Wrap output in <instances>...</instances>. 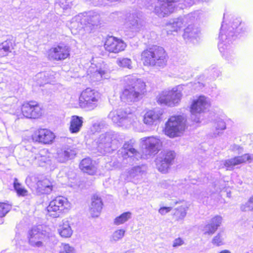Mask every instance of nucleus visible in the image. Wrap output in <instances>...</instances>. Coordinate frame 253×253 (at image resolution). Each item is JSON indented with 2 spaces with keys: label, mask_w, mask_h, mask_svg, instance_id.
<instances>
[{
  "label": "nucleus",
  "mask_w": 253,
  "mask_h": 253,
  "mask_svg": "<svg viewBox=\"0 0 253 253\" xmlns=\"http://www.w3.org/2000/svg\"><path fill=\"white\" fill-rule=\"evenodd\" d=\"M247 30L244 24L238 19L234 20L231 25L222 24L218 46L222 57L228 63L233 64L237 61L236 52L231 43L237 39L238 35L244 33Z\"/></svg>",
  "instance_id": "1"
},
{
  "label": "nucleus",
  "mask_w": 253,
  "mask_h": 253,
  "mask_svg": "<svg viewBox=\"0 0 253 253\" xmlns=\"http://www.w3.org/2000/svg\"><path fill=\"white\" fill-rule=\"evenodd\" d=\"M124 82L125 85L120 95L121 100L128 104L138 101L145 90V83L132 75L126 76Z\"/></svg>",
  "instance_id": "2"
},
{
  "label": "nucleus",
  "mask_w": 253,
  "mask_h": 253,
  "mask_svg": "<svg viewBox=\"0 0 253 253\" xmlns=\"http://www.w3.org/2000/svg\"><path fill=\"white\" fill-rule=\"evenodd\" d=\"M141 60L145 66L164 67L167 63V54L161 46L152 45L141 53Z\"/></svg>",
  "instance_id": "3"
},
{
  "label": "nucleus",
  "mask_w": 253,
  "mask_h": 253,
  "mask_svg": "<svg viewBox=\"0 0 253 253\" xmlns=\"http://www.w3.org/2000/svg\"><path fill=\"white\" fill-rule=\"evenodd\" d=\"M120 143L119 134L109 131L100 135L94 140L92 145L100 153L105 154L116 149Z\"/></svg>",
  "instance_id": "4"
},
{
  "label": "nucleus",
  "mask_w": 253,
  "mask_h": 253,
  "mask_svg": "<svg viewBox=\"0 0 253 253\" xmlns=\"http://www.w3.org/2000/svg\"><path fill=\"white\" fill-rule=\"evenodd\" d=\"M99 14L94 11H89L81 13L75 18L76 21L72 22V27H75L80 23L77 29L79 30L84 29L88 33L92 32L96 29L100 24Z\"/></svg>",
  "instance_id": "5"
},
{
  "label": "nucleus",
  "mask_w": 253,
  "mask_h": 253,
  "mask_svg": "<svg viewBox=\"0 0 253 253\" xmlns=\"http://www.w3.org/2000/svg\"><path fill=\"white\" fill-rule=\"evenodd\" d=\"M108 117L118 126L129 127L136 120V116L129 108H121L111 111Z\"/></svg>",
  "instance_id": "6"
},
{
  "label": "nucleus",
  "mask_w": 253,
  "mask_h": 253,
  "mask_svg": "<svg viewBox=\"0 0 253 253\" xmlns=\"http://www.w3.org/2000/svg\"><path fill=\"white\" fill-rule=\"evenodd\" d=\"M140 12L135 11L129 13L126 16L124 23L125 35L128 38L135 36L141 30L143 25Z\"/></svg>",
  "instance_id": "7"
},
{
  "label": "nucleus",
  "mask_w": 253,
  "mask_h": 253,
  "mask_svg": "<svg viewBox=\"0 0 253 253\" xmlns=\"http://www.w3.org/2000/svg\"><path fill=\"white\" fill-rule=\"evenodd\" d=\"M100 98L99 92L95 89L87 88L80 94L79 99V105L87 110H92L98 105Z\"/></svg>",
  "instance_id": "8"
},
{
  "label": "nucleus",
  "mask_w": 253,
  "mask_h": 253,
  "mask_svg": "<svg viewBox=\"0 0 253 253\" xmlns=\"http://www.w3.org/2000/svg\"><path fill=\"white\" fill-rule=\"evenodd\" d=\"M70 208L68 199L61 196L55 197L51 201L47 207L49 216L53 218L59 217L61 213L66 212Z\"/></svg>",
  "instance_id": "9"
},
{
  "label": "nucleus",
  "mask_w": 253,
  "mask_h": 253,
  "mask_svg": "<svg viewBox=\"0 0 253 253\" xmlns=\"http://www.w3.org/2000/svg\"><path fill=\"white\" fill-rule=\"evenodd\" d=\"M209 106V100L205 96H200L194 100L190 108L191 120L195 123L200 122L202 114L205 112Z\"/></svg>",
  "instance_id": "10"
},
{
  "label": "nucleus",
  "mask_w": 253,
  "mask_h": 253,
  "mask_svg": "<svg viewBox=\"0 0 253 253\" xmlns=\"http://www.w3.org/2000/svg\"><path fill=\"white\" fill-rule=\"evenodd\" d=\"M181 86H177L170 90L163 91L158 97V102L169 107L176 105L181 98Z\"/></svg>",
  "instance_id": "11"
},
{
  "label": "nucleus",
  "mask_w": 253,
  "mask_h": 253,
  "mask_svg": "<svg viewBox=\"0 0 253 253\" xmlns=\"http://www.w3.org/2000/svg\"><path fill=\"white\" fill-rule=\"evenodd\" d=\"M185 120L182 116H171L166 124L165 133L170 137L177 136L185 128Z\"/></svg>",
  "instance_id": "12"
},
{
  "label": "nucleus",
  "mask_w": 253,
  "mask_h": 253,
  "mask_svg": "<svg viewBox=\"0 0 253 253\" xmlns=\"http://www.w3.org/2000/svg\"><path fill=\"white\" fill-rule=\"evenodd\" d=\"M142 158L144 159L155 156L160 151L162 145V143L159 138L153 136L142 138Z\"/></svg>",
  "instance_id": "13"
},
{
  "label": "nucleus",
  "mask_w": 253,
  "mask_h": 253,
  "mask_svg": "<svg viewBox=\"0 0 253 253\" xmlns=\"http://www.w3.org/2000/svg\"><path fill=\"white\" fill-rule=\"evenodd\" d=\"M134 140L132 139L126 142L123 147L118 152L119 157H121L130 164L142 158V155L134 148Z\"/></svg>",
  "instance_id": "14"
},
{
  "label": "nucleus",
  "mask_w": 253,
  "mask_h": 253,
  "mask_svg": "<svg viewBox=\"0 0 253 253\" xmlns=\"http://www.w3.org/2000/svg\"><path fill=\"white\" fill-rule=\"evenodd\" d=\"M196 14L189 13L184 16L171 19L166 24L167 34H172V32H177L183 26L189 23H192L195 21Z\"/></svg>",
  "instance_id": "15"
},
{
  "label": "nucleus",
  "mask_w": 253,
  "mask_h": 253,
  "mask_svg": "<svg viewBox=\"0 0 253 253\" xmlns=\"http://www.w3.org/2000/svg\"><path fill=\"white\" fill-rule=\"evenodd\" d=\"M27 157L30 163L40 167H45L50 163L49 157L47 151L45 150L39 151L38 149L32 147L27 152Z\"/></svg>",
  "instance_id": "16"
},
{
  "label": "nucleus",
  "mask_w": 253,
  "mask_h": 253,
  "mask_svg": "<svg viewBox=\"0 0 253 253\" xmlns=\"http://www.w3.org/2000/svg\"><path fill=\"white\" fill-rule=\"evenodd\" d=\"M176 154L172 150H164L159 154L157 159L156 165L159 171L166 173L173 164Z\"/></svg>",
  "instance_id": "17"
},
{
  "label": "nucleus",
  "mask_w": 253,
  "mask_h": 253,
  "mask_svg": "<svg viewBox=\"0 0 253 253\" xmlns=\"http://www.w3.org/2000/svg\"><path fill=\"white\" fill-rule=\"evenodd\" d=\"M22 116L28 119H38L42 114V109L40 104L35 101L24 102L21 107Z\"/></svg>",
  "instance_id": "18"
},
{
  "label": "nucleus",
  "mask_w": 253,
  "mask_h": 253,
  "mask_svg": "<svg viewBox=\"0 0 253 253\" xmlns=\"http://www.w3.org/2000/svg\"><path fill=\"white\" fill-rule=\"evenodd\" d=\"M29 245L36 248H43L45 235L37 227H33L28 232Z\"/></svg>",
  "instance_id": "19"
},
{
  "label": "nucleus",
  "mask_w": 253,
  "mask_h": 253,
  "mask_svg": "<svg viewBox=\"0 0 253 253\" xmlns=\"http://www.w3.org/2000/svg\"><path fill=\"white\" fill-rule=\"evenodd\" d=\"M253 160V155L246 154L241 156H237L234 158L223 160L220 162V169L226 168L227 170H232L236 165L245 162L251 163Z\"/></svg>",
  "instance_id": "20"
},
{
  "label": "nucleus",
  "mask_w": 253,
  "mask_h": 253,
  "mask_svg": "<svg viewBox=\"0 0 253 253\" xmlns=\"http://www.w3.org/2000/svg\"><path fill=\"white\" fill-rule=\"evenodd\" d=\"M69 48L64 44L58 45L51 48L48 51V58L53 60H62L69 55Z\"/></svg>",
  "instance_id": "21"
},
{
  "label": "nucleus",
  "mask_w": 253,
  "mask_h": 253,
  "mask_svg": "<svg viewBox=\"0 0 253 253\" xmlns=\"http://www.w3.org/2000/svg\"><path fill=\"white\" fill-rule=\"evenodd\" d=\"M33 140L39 143L48 144L52 142L55 138L54 133L46 128H41L36 131L32 136Z\"/></svg>",
  "instance_id": "22"
},
{
  "label": "nucleus",
  "mask_w": 253,
  "mask_h": 253,
  "mask_svg": "<svg viewBox=\"0 0 253 253\" xmlns=\"http://www.w3.org/2000/svg\"><path fill=\"white\" fill-rule=\"evenodd\" d=\"M126 47V44L124 41L114 37H108L104 43L106 50L115 53L124 50Z\"/></svg>",
  "instance_id": "23"
},
{
  "label": "nucleus",
  "mask_w": 253,
  "mask_h": 253,
  "mask_svg": "<svg viewBox=\"0 0 253 253\" xmlns=\"http://www.w3.org/2000/svg\"><path fill=\"white\" fill-rule=\"evenodd\" d=\"M189 23L188 26L184 29L183 37L186 42L195 43L198 42L200 36V29L194 25Z\"/></svg>",
  "instance_id": "24"
},
{
  "label": "nucleus",
  "mask_w": 253,
  "mask_h": 253,
  "mask_svg": "<svg viewBox=\"0 0 253 253\" xmlns=\"http://www.w3.org/2000/svg\"><path fill=\"white\" fill-rule=\"evenodd\" d=\"M76 154L75 150L71 147H63L57 150L55 158L60 163H65L73 159Z\"/></svg>",
  "instance_id": "25"
},
{
  "label": "nucleus",
  "mask_w": 253,
  "mask_h": 253,
  "mask_svg": "<svg viewBox=\"0 0 253 253\" xmlns=\"http://www.w3.org/2000/svg\"><path fill=\"white\" fill-rule=\"evenodd\" d=\"M222 221V217L220 215H217L212 217L210 222L204 226V234L212 235L220 226Z\"/></svg>",
  "instance_id": "26"
},
{
  "label": "nucleus",
  "mask_w": 253,
  "mask_h": 253,
  "mask_svg": "<svg viewBox=\"0 0 253 253\" xmlns=\"http://www.w3.org/2000/svg\"><path fill=\"white\" fill-rule=\"evenodd\" d=\"M162 114L163 112L160 109L150 110L144 116V123L148 126L156 125Z\"/></svg>",
  "instance_id": "27"
},
{
  "label": "nucleus",
  "mask_w": 253,
  "mask_h": 253,
  "mask_svg": "<svg viewBox=\"0 0 253 253\" xmlns=\"http://www.w3.org/2000/svg\"><path fill=\"white\" fill-rule=\"evenodd\" d=\"M79 167L84 172L89 175H94L97 170L95 163L93 162L92 160L88 157L85 158L81 161Z\"/></svg>",
  "instance_id": "28"
},
{
  "label": "nucleus",
  "mask_w": 253,
  "mask_h": 253,
  "mask_svg": "<svg viewBox=\"0 0 253 253\" xmlns=\"http://www.w3.org/2000/svg\"><path fill=\"white\" fill-rule=\"evenodd\" d=\"M55 77L51 72H42L38 73L35 80L38 84L40 86L43 85L47 84H52L54 82Z\"/></svg>",
  "instance_id": "29"
},
{
  "label": "nucleus",
  "mask_w": 253,
  "mask_h": 253,
  "mask_svg": "<svg viewBox=\"0 0 253 253\" xmlns=\"http://www.w3.org/2000/svg\"><path fill=\"white\" fill-rule=\"evenodd\" d=\"M92 202L90 207V212L92 217L99 216L102 209L103 203L100 197L94 195L91 199Z\"/></svg>",
  "instance_id": "30"
},
{
  "label": "nucleus",
  "mask_w": 253,
  "mask_h": 253,
  "mask_svg": "<svg viewBox=\"0 0 253 253\" xmlns=\"http://www.w3.org/2000/svg\"><path fill=\"white\" fill-rule=\"evenodd\" d=\"M83 119L78 116H73L72 117L70 121V126L69 130L72 133H77L80 131L83 126Z\"/></svg>",
  "instance_id": "31"
},
{
  "label": "nucleus",
  "mask_w": 253,
  "mask_h": 253,
  "mask_svg": "<svg viewBox=\"0 0 253 253\" xmlns=\"http://www.w3.org/2000/svg\"><path fill=\"white\" fill-rule=\"evenodd\" d=\"M37 190L41 194H48L52 190V186L48 179L39 180L37 183Z\"/></svg>",
  "instance_id": "32"
},
{
  "label": "nucleus",
  "mask_w": 253,
  "mask_h": 253,
  "mask_svg": "<svg viewBox=\"0 0 253 253\" xmlns=\"http://www.w3.org/2000/svg\"><path fill=\"white\" fill-rule=\"evenodd\" d=\"M145 172V168L144 166H136L128 171V175L131 179H139Z\"/></svg>",
  "instance_id": "33"
},
{
  "label": "nucleus",
  "mask_w": 253,
  "mask_h": 253,
  "mask_svg": "<svg viewBox=\"0 0 253 253\" xmlns=\"http://www.w3.org/2000/svg\"><path fill=\"white\" fill-rule=\"evenodd\" d=\"M89 72L91 74L90 78L92 82H98L103 79H107L108 77L106 72L101 68L97 69L94 72H92L91 70Z\"/></svg>",
  "instance_id": "34"
},
{
  "label": "nucleus",
  "mask_w": 253,
  "mask_h": 253,
  "mask_svg": "<svg viewBox=\"0 0 253 253\" xmlns=\"http://www.w3.org/2000/svg\"><path fill=\"white\" fill-rule=\"evenodd\" d=\"M58 230L61 236L64 238L70 237L73 233V231L67 221L63 222V224L59 226Z\"/></svg>",
  "instance_id": "35"
},
{
  "label": "nucleus",
  "mask_w": 253,
  "mask_h": 253,
  "mask_svg": "<svg viewBox=\"0 0 253 253\" xmlns=\"http://www.w3.org/2000/svg\"><path fill=\"white\" fill-rule=\"evenodd\" d=\"M12 42L10 41H5L0 44V57L7 56L11 52L10 47Z\"/></svg>",
  "instance_id": "36"
},
{
  "label": "nucleus",
  "mask_w": 253,
  "mask_h": 253,
  "mask_svg": "<svg viewBox=\"0 0 253 253\" xmlns=\"http://www.w3.org/2000/svg\"><path fill=\"white\" fill-rule=\"evenodd\" d=\"M131 217V213L126 211L116 217L114 219V224L117 225L122 224L127 221Z\"/></svg>",
  "instance_id": "37"
},
{
  "label": "nucleus",
  "mask_w": 253,
  "mask_h": 253,
  "mask_svg": "<svg viewBox=\"0 0 253 253\" xmlns=\"http://www.w3.org/2000/svg\"><path fill=\"white\" fill-rule=\"evenodd\" d=\"M13 186L17 195L19 196H25L27 195L28 191L18 182V180L15 178Z\"/></svg>",
  "instance_id": "38"
},
{
  "label": "nucleus",
  "mask_w": 253,
  "mask_h": 253,
  "mask_svg": "<svg viewBox=\"0 0 253 253\" xmlns=\"http://www.w3.org/2000/svg\"><path fill=\"white\" fill-rule=\"evenodd\" d=\"M208 78L210 80H214L220 75L221 72L216 66L212 65L208 69Z\"/></svg>",
  "instance_id": "39"
},
{
  "label": "nucleus",
  "mask_w": 253,
  "mask_h": 253,
  "mask_svg": "<svg viewBox=\"0 0 253 253\" xmlns=\"http://www.w3.org/2000/svg\"><path fill=\"white\" fill-rule=\"evenodd\" d=\"M118 65L122 68H126L131 69L132 68V61L128 58H120L117 60Z\"/></svg>",
  "instance_id": "40"
},
{
  "label": "nucleus",
  "mask_w": 253,
  "mask_h": 253,
  "mask_svg": "<svg viewBox=\"0 0 253 253\" xmlns=\"http://www.w3.org/2000/svg\"><path fill=\"white\" fill-rule=\"evenodd\" d=\"M174 216L175 217L177 220L183 219L186 215V208L184 206H181L175 210V212L173 213Z\"/></svg>",
  "instance_id": "41"
},
{
  "label": "nucleus",
  "mask_w": 253,
  "mask_h": 253,
  "mask_svg": "<svg viewBox=\"0 0 253 253\" xmlns=\"http://www.w3.org/2000/svg\"><path fill=\"white\" fill-rule=\"evenodd\" d=\"M240 209L243 211H253V196L250 197L247 203L241 206Z\"/></svg>",
  "instance_id": "42"
},
{
  "label": "nucleus",
  "mask_w": 253,
  "mask_h": 253,
  "mask_svg": "<svg viewBox=\"0 0 253 253\" xmlns=\"http://www.w3.org/2000/svg\"><path fill=\"white\" fill-rule=\"evenodd\" d=\"M126 231L124 229H119L115 231L112 235V240L118 241L121 239L125 235Z\"/></svg>",
  "instance_id": "43"
},
{
  "label": "nucleus",
  "mask_w": 253,
  "mask_h": 253,
  "mask_svg": "<svg viewBox=\"0 0 253 253\" xmlns=\"http://www.w3.org/2000/svg\"><path fill=\"white\" fill-rule=\"evenodd\" d=\"M11 206L4 203H0V218L3 217L10 211Z\"/></svg>",
  "instance_id": "44"
},
{
  "label": "nucleus",
  "mask_w": 253,
  "mask_h": 253,
  "mask_svg": "<svg viewBox=\"0 0 253 253\" xmlns=\"http://www.w3.org/2000/svg\"><path fill=\"white\" fill-rule=\"evenodd\" d=\"M215 127L216 130H223L226 129V124L225 122L221 118H217L215 120Z\"/></svg>",
  "instance_id": "45"
},
{
  "label": "nucleus",
  "mask_w": 253,
  "mask_h": 253,
  "mask_svg": "<svg viewBox=\"0 0 253 253\" xmlns=\"http://www.w3.org/2000/svg\"><path fill=\"white\" fill-rule=\"evenodd\" d=\"M212 243L217 246H219L223 244V234L219 233L215 236L212 240Z\"/></svg>",
  "instance_id": "46"
},
{
  "label": "nucleus",
  "mask_w": 253,
  "mask_h": 253,
  "mask_svg": "<svg viewBox=\"0 0 253 253\" xmlns=\"http://www.w3.org/2000/svg\"><path fill=\"white\" fill-rule=\"evenodd\" d=\"M107 125L106 122L104 120L97 121L92 125V127L96 131L100 130Z\"/></svg>",
  "instance_id": "47"
},
{
  "label": "nucleus",
  "mask_w": 253,
  "mask_h": 253,
  "mask_svg": "<svg viewBox=\"0 0 253 253\" xmlns=\"http://www.w3.org/2000/svg\"><path fill=\"white\" fill-rule=\"evenodd\" d=\"M59 253H75L73 247L69 244H63Z\"/></svg>",
  "instance_id": "48"
},
{
  "label": "nucleus",
  "mask_w": 253,
  "mask_h": 253,
  "mask_svg": "<svg viewBox=\"0 0 253 253\" xmlns=\"http://www.w3.org/2000/svg\"><path fill=\"white\" fill-rule=\"evenodd\" d=\"M183 244V240L180 238H178L173 241L172 246L174 248H177L182 245Z\"/></svg>",
  "instance_id": "49"
},
{
  "label": "nucleus",
  "mask_w": 253,
  "mask_h": 253,
  "mask_svg": "<svg viewBox=\"0 0 253 253\" xmlns=\"http://www.w3.org/2000/svg\"><path fill=\"white\" fill-rule=\"evenodd\" d=\"M171 210V207H163L161 208L159 210V212L160 213H161L162 215H164L166 214L167 213L169 212Z\"/></svg>",
  "instance_id": "50"
},
{
  "label": "nucleus",
  "mask_w": 253,
  "mask_h": 253,
  "mask_svg": "<svg viewBox=\"0 0 253 253\" xmlns=\"http://www.w3.org/2000/svg\"><path fill=\"white\" fill-rule=\"evenodd\" d=\"M231 149L233 151L237 152L239 154L243 152V148L238 145L234 144L232 145Z\"/></svg>",
  "instance_id": "51"
},
{
  "label": "nucleus",
  "mask_w": 253,
  "mask_h": 253,
  "mask_svg": "<svg viewBox=\"0 0 253 253\" xmlns=\"http://www.w3.org/2000/svg\"><path fill=\"white\" fill-rule=\"evenodd\" d=\"M219 253H231V252L227 250H224L220 252Z\"/></svg>",
  "instance_id": "52"
},
{
  "label": "nucleus",
  "mask_w": 253,
  "mask_h": 253,
  "mask_svg": "<svg viewBox=\"0 0 253 253\" xmlns=\"http://www.w3.org/2000/svg\"><path fill=\"white\" fill-rule=\"evenodd\" d=\"M187 69H188L187 73L189 74L190 75H191V68L190 67H188Z\"/></svg>",
  "instance_id": "53"
},
{
  "label": "nucleus",
  "mask_w": 253,
  "mask_h": 253,
  "mask_svg": "<svg viewBox=\"0 0 253 253\" xmlns=\"http://www.w3.org/2000/svg\"><path fill=\"white\" fill-rule=\"evenodd\" d=\"M214 136L215 137H216L217 135H218L219 134V132H217V133H214Z\"/></svg>",
  "instance_id": "54"
},
{
  "label": "nucleus",
  "mask_w": 253,
  "mask_h": 253,
  "mask_svg": "<svg viewBox=\"0 0 253 253\" xmlns=\"http://www.w3.org/2000/svg\"><path fill=\"white\" fill-rule=\"evenodd\" d=\"M198 84L199 85H200V86H204V85L203 84H201L200 83L198 82Z\"/></svg>",
  "instance_id": "55"
},
{
  "label": "nucleus",
  "mask_w": 253,
  "mask_h": 253,
  "mask_svg": "<svg viewBox=\"0 0 253 253\" xmlns=\"http://www.w3.org/2000/svg\"><path fill=\"white\" fill-rule=\"evenodd\" d=\"M210 0H204V1H209Z\"/></svg>",
  "instance_id": "56"
}]
</instances>
